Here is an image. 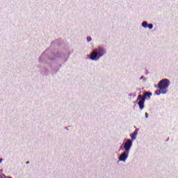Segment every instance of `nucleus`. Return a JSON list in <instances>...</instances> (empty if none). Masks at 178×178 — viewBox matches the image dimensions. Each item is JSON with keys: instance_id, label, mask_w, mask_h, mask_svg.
I'll use <instances>...</instances> for the list:
<instances>
[{"instance_id": "8", "label": "nucleus", "mask_w": 178, "mask_h": 178, "mask_svg": "<svg viewBox=\"0 0 178 178\" xmlns=\"http://www.w3.org/2000/svg\"><path fill=\"white\" fill-rule=\"evenodd\" d=\"M142 26L143 27H144L145 29H147V27H148V23L147 22H143L142 23Z\"/></svg>"}, {"instance_id": "10", "label": "nucleus", "mask_w": 178, "mask_h": 178, "mask_svg": "<svg viewBox=\"0 0 178 178\" xmlns=\"http://www.w3.org/2000/svg\"><path fill=\"white\" fill-rule=\"evenodd\" d=\"M155 94H156V95H161V94H162V92L161 91V89H160V91L156 90V91L155 92Z\"/></svg>"}, {"instance_id": "3", "label": "nucleus", "mask_w": 178, "mask_h": 178, "mask_svg": "<svg viewBox=\"0 0 178 178\" xmlns=\"http://www.w3.org/2000/svg\"><path fill=\"white\" fill-rule=\"evenodd\" d=\"M131 145H133V143L130 139H128L124 145L125 152H129V151H130V148H131Z\"/></svg>"}, {"instance_id": "13", "label": "nucleus", "mask_w": 178, "mask_h": 178, "mask_svg": "<svg viewBox=\"0 0 178 178\" xmlns=\"http://www.w3.org/2000/svg\"><path fill=\"white\" fill-rule=\"evenodd\" d=\"M1 162H2V159H0V163H1Z\"/></svg>"}, {"instance_id": "4", "label": "nucleus", "mask_w": 178, "mask_h": 178, "mask_svg": "<svg viewBox=\"0 0 178 178\" xmlns=\"http://www.w3.org/2000/svg\"><path fill=\"white\" fill-rule=\"evenodd\" d=\"M129 156V152H124L120 156V161L122 162H126V160L127 159Z\"/></svg>"}, {"instance_id": "12", "label": "nucleus", "mask_w": 178, "mask_h": 178, "mask_svg": "<svg viewBox=\"0 0 178 178\" xmlns=\"http://www.w3.org/2000/svg\"><path fill=\"white\" fill-rule=\"evenodd\" d=\"M145 116H146V118H148V113H145Z\"/></svg>"}, {"instance_id": "2", "label": "nucleus", "mask_w": 178, "mask_h": 178, "mask_svg": "<svg viewBox=\"0 0 178 178\" xmlns=\"http://www.w3.org/2000/svg\"><path fill=\"white\" fill-rule=\"evenodd\" d=\"M151 95H152V93L151 92H145L143 95V97L141 96V95H139L138 96V100H139L138 105L140 109L143 110L144 109V102H145V98H151Z\"/></svg>"}, {"instance_id": "1", "label": "nucleus", "mask_w": 178, "mask_h": 178, "mask_svg": "<svg viewBox=\"0 0 178 178\" xmlns=\"http://www.w3.org/2000/svg\"><path fill=\"white\" fill-rule=\"evenodd\" d=\"M170 81H169L168 79H162L159 83H158V88L161 90V94H165V92H168V87H169Z\"/></svg>"}, {"instance_id": "11", "label": "nucleus", "mask_w": 178, "mask_h": 178, "mask_svg": "<svg viewBox=\"0 0 178 178\" xmlns=\"http://www.w3.org/2000/svg\"><path fill=\"white\" fill-rule=\"evenodd\" d=\"M87 40H88V42H90V41H91L92 38H91V37H88Z\"/></svg>"}, {"instance_id": "15", "label": "nucleus", "mask_w": 178, "mask_h": 178, "mask_svg": "<svg viewBox=\"0 0 178 178\" xmlns=\"http://www.w3.org/2000/svg\"><path fill=\"white\" fill-rule=\"evenodd\" d=\"M29 161H27V162H26V164H29Z\"/></svg>"}, {"instance_id": "7", "label": "nucleus", "mask_w": 178, "mask_h": 178, "mask_svg": "<svg viewBox=\"0 0 178 178\" xmlns=\"http://www.w3.org/2000/svg\"><path fill=\"white\" fill-rule=\"evenodd\" d=\"M136 136H137V131H135L131 135V137L132 138V140H136Z\"/></svg>"}, {"instance_id": "6", "label": "nucleus", "mask_w": 178, "mask_h": 178, "mask_svg": "<svg viewBox=\"0 0 178 178\" xmlns=\"http://www.w3.org/2000/svg\"><path fill=\"white\" fill-rule=\"evenodd\" d=\"M97 56H98V52L95 51H92V53L90 54L91 60H95Z\"/></svg>"}, {"instance_id": "5", "label": "nucleus", "mask_w": 178, "mask_h": 178, "mask_svg": "<svg viewBox=\"0 0 178 178\" xmlns=\"http://www.w3.org/2000/svg\"><path fill=\"white\" fill-rule=\"evenodd\" d=\"M97 55L99 58H101V56H104L105 55V50L102 47H99L97 49Z\"/></svg>"}, {"instance_id": "14", "label": "nucleus", "mask_w": 178, "mask_h": 178, "mask_svg": "<svg viewBox=\"0 0 178 178\" xmlns=\"http://www.w3.org/2000/svg\"><path fill=\"white\" fill-rule=\"evenodd\" d=\"M0 178H3V177H2V175H0Z\"/></svg>"}, {"instance_id": "9", "label": "nucleus", "mask_w": 178, "mask_h": 178, "mask_svg": "<svg viewBox=\"0 0 178 178\" xmlns=\"http://www.w3.org/2000/svg\"><path fill=\"white\" fill-rule=\"evenodd\" d=\"M147 27L148 29H149V30H152V29H153L154 25H152V24H147Z\"/></svg>"}]
</instances>
